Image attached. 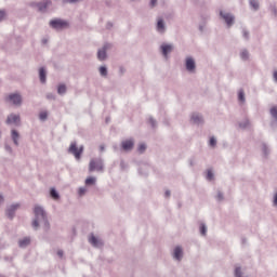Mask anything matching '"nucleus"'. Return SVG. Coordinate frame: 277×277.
I'll list each match as a JSON object with an SVG mask.
<instances>
[{"instance_id": "59", "label": "nucleus", "mask_w": 277, "mask_h": 277, "mask_svg": "<svg viewBox=\"0 0 277 277\" xmlns=\"http://www.w3.org/2000/svg\"><path fill=\"white\" fill-rule=\"evenodd\" d=\"M100 150L103 153V150H105V145H101Z\"/></svg>"}, {"instance_id": "7", "label": "nucleus", "mask_w": 277, "mask_h": 277, "mask_svg": "<svg viewBox=\"0 0 277 277\" xmlns=\"http://www.w3.org/2000/svg\"><path fill=\"white\" fill-rule=\"evenodd\" d=\"M156 31L157 34H160V36H163L166 31H168V26L166 25V19L163 17L159 16L156 18Z\"/></svg>"}, {"instance_id": "30", "label": "nucleus", "mask_w": 277, "mask_h": 277, "mask_svg": "<svg viewBox=\"0 0 277 277\" xmlns=\"http://www.w3.org/2000/svg\"><path fill=\"white\" fill-rule=\"evenodd\" d=\"M84 183L87 186L96 185V177H93V176L87 177Z\"/></svg>"}, {"instance_id": "31", "label": "nucleus", "mask_w": 277, "mask_h": 277, "mask_svg": "<svg viewBox=\"0 0 277 277\" xmlns=\"http://www.w3.org/2000/svg\"><path fill=\"white\" fill-rule=\"evenodd\" d=\"M240 129H248L250 127V120L245 119L239 123Z\"/></svg>"}, {"instance_id": "19", "label": "nucleus", "mask_w": 277, "mask_h": 277, "mask_svg": "<svg viewBox=\"0 0 277 277\" xmlns=\"http://www.w3.org/2000/svg\"><path fill=\"white\" fill-rule=\"evenodd\" d=\"M11 140L15 146H19L21 134L16 130H11Z\"/></svg>"}, {"instance_id": "55", "label": "nucleus", "mask_w": 277, "mask_h": 277, "mask_svg": "<svg viewBox=\"0 0 277 277\" xmlns=\"http://www.w3.org/2000/svg\"><path fill=\"white\" fill-rule=\"evenodd\" d=\"M199 31H205V25H199Z\"/></svg>"}, {"instance_id": "42", "label": "nucleus", "mask_w": 277, "mask_h": 277, "mask_svg": "<svg viewBox=\"0 0 277 277\" xmlns=\"http://www.w3.org/2000/svg\"><path fill=\"white\" fill-rule=\"evenodd\" d=\"M81 1L83 0H64L65 3H70V4L81 3Z\"/></svg>"}, {"instance_id": "18", "label": "nucleus", "mask_w": 277, "mask_h": 277, "mask_svg": "<svg viewBox=\"0 0 277 277\" xmlns=\"http://www.w3.org/2000/svg\"><path fill=\"white\" fill-rule=\"evenodd\" d=\"M51 4V1L47 0L44 2H39L37 10L38 12H41V14H44L47 10H49V5Z\"/></svg>"}, {"instance_id": "16", "label": "nucleus", "mask_w": 277, "mask_h": 277, "mask_svg": "<svg viewBox=\"0 0 277 277\" xmlns=\"http://www.w3.org/2000/svg\"><path fill=\"white\" fill-rule=\"evenodd\" d=\"M173 259L175 261H182L183 260V248L181 246H177L173 250Z\"/></svg>"}, {"instance_id": "5", "label": "nucleus", "mask_w": 277, "mask_h": 277, "mask_svg": "<svg viewBox=\"0 0 277 277\" xmlns=\"http://www.w3.org/2000/svg\"><path fill=\"white\" fill-rule=\"evenodd\" d=\"M69 155H74L75 159L79 161L81 159V155H83V145L77 147V142H72L68 148Z\"/></svg>"}, {"instance_id": "61", "label": "nucleus", "mask_w": 277, "mask_h": 277, "mask_svg": "<svg viewBox=\"0 0 277 277\" xmlns=\"http://www.w3.org/2000/svg\"><path fill=\"white\" fill-rule=\"evenodd\" d=\"M189 166H192V167L195 166L194 160H190V161H189Z\"/></svg>"}, {"instance_id": "17", "label": "nucleus", "mask_w": 277, "mask_h": 277, "mask_svg": "<svg viewBox=\"0 0 277 277\" xmlns=\"http://www.w3.org/2000/svg\"><path fill=\"white\" fill-rule=\"evenodd\" d=\"M261 150L263 159H269V155L272 154V149H269V146L265 143H262Z\"/></svg>"}, {"instance_id": "22", "label": "nucleus", "mask_w": 277, "mask_h": 277, "mask_svg": "<svg viewBox=\"0 0 277 277\" xmlns=\"http://www.w3.org/2000/svg\"><path fill=\"white\" fill-rule=\"evenodd\" d=\"M39 79L41 83H47V69L44 67L39 69Z\"/></svg>"}, {"instance_id": "52", "label": "nucleus", "mask_w": 277, "mask_h": 277, "mask_svg": "<svg viewBox=\"0 0 277 277\" xmlns=\"http://www.w3.org/2000/svg\"><path fill=\"white\" fill-rule=\"evenodd\" d=\"M273 79H274L275 83H277V70L274 71V74H273Z\"/></svg>"}, {"instance_id": "47", "label": "nucleus", "mask_w": 277, "mask_h": 277, "mask_svg": "<svg viewBox=\"0 0 277 277\" xmlns=\"http://www.w3.org/2000/svg\"><path fill=\"white\" fill-rule=\"evenodd\" d=\"M273 206L277 207V190L275 192L274 197H273Z\"/></svg>"}, {"instance_id": "40", "label": "nucleus", "mask_w": 277, "mask_h": 277, "mask_svg": "<svg viewBox=\"0 0 277 277\" xmlns=\"http://www.w3.org/2000/svg\"><path fill=\"white\" fill-rule=\"evenodd\" d=\"M149 124L151 126V129H156L157 120H155V118H153V117H149Z\"/></svg>"}, {"instance_id": "11", "label": "nucleus", "mask_w": 277, "mask_h": 277, "mask_svg": "<svg viewBox=\"0 0 277 277\" xmlns=\"http://www.w3.org/2000/svg\"><path fill=\"white\" fill-rule=\"evenodd\" d=\"M134 147L135 138L133 137H130L121 142V149L124 150V153H131V150H133Z\"/></svg>"}, {"instance_id": "50", "label": "nucleus", "mask_w": 277, "mask_h": 277, "mask_svg": "<svg viewBox=\"0 0 277 277\" xmlns=\"http://www.w3.org/2000/svg\"><path fill=\"white\" fill-rule=\"evenodd\" d=\"M120 75H124L127 72V69L124 67H119Z\"/></svg>"}, {"instance_id": "60", "label": "nucleus", "mask_w": 277, "mask_h": 277, "mask_svg": "<svg viewBox=\"0 0 277 277\" xmlns=\"http://www.w3.org/2000/svg\"><path fill=\"white\" fill-rule=\"evenodd\" d=\"M48 42H49V40L42 39V44H47Z\"/></svg>"}, {"instance_id": "14", "label": "nucleus", "mask_w": 277, "mask_h": 277, "mask_svg": "<svg viewBox=\"0 0 277 277\" xmlns=\"http://www.w3.org/2000/svg\"><path fill=\"white\" fill-rule=\"evenodd\" d=\"M6 124H15V127H18L21 124V116L16 114H10L5 121Z\"/></svg>"}, {"instance_id": "27", "label": "nucleus", "mask_w": 277, "mask_h": 277, "mask_svg": "<svg viewBox=\"0 0 277 277\" xmlns=\"http://www.w3.org/2000/svg\"><path fill=\"white\" fill-rule=\"evenodd\" d=\"M50 196L53 200H60V193H57V189L55 188L50 189Z\"/></svg>"}, {"instance_id": "57", "label": "nucleus", "mask_w": 277, "mask_h": 277, "mask_svg": "<svg viewBox=\"0 0 277 277\" xmlns=\"http://www.w3.org/2000/svg\"><path fill=\"white\" fill-rule=\"evenodd\" d=\"M4 201H5V198H3L2 195H0V205H1V202H4Z\"/></svg>"}, {"instance_id": "44", "label": "nucleus", "mask_w": 277, "mask_h": 277, "mask_svg": "<svg viewBox=\"0 0 277 277\" xmlns=\"http://www.w3.org/2000/svg\"><path fill=\"white\" fill-rule=\"evenodd\" d=\"M5 19V11L4 10H0V23H2V21Z\"/></svg>"}, {"instance_id": "54", "label": "nucleus", "mask_w": 277, "mask_h": 277, "mask_svg": "<svg viewBox=\"0 0 277 277\" xmlns=\"http://www.w3.org/2000/svg\"><path fill=\"white\" fill-rule=\"evenodd\" d=\"M170 196H171L170 190H166V193H164V197H166V198H170Z\"/></svg>"}, {"instance_id": "37", "label": "nucleus", "mask_w": 277, "mask_h": 277, "mask_svg": "<svg viewBox=\"0 0 277 277\" xmlns=\"http://www.w3.org/2000/svg\"><path fill=\"white\" fill-rule=\"evenodd\" d=\"M216 200L217 202H222V200H224V193H222V190H217Z\"/></svg>"}, {"instance_id": "8", "label": "nucleus", "mask_w": 277, "mask_h": 277, "mask_svg": "<svg viewBox=\"0 0 277 277\" xmlns=\"http://www.w3.org/2000/svg\"><path fill=\"white\" fill-rule=\"evenodd\" d=\"M111 47V43H105L101 49L97 50L98 62H105V60H107V51H109Z\"/></svg>"}, {"instance_id": "29", "label": "nucleus", "mask_w": 277, "mask_h": 277, "mask_svg": "<svg viewBox=\"0 0 277 277\" xmlns=\"http://www.w3.org/2000/svg\"><path fill=\"white\" fill-rule=\"evenodd\" d=\"M66 84H60L57 87V94H60L61 96H64V94H66Z\"/></svg>"}, {"instance_id": "24", "label": "nucleus", "mask_w": 277, "mask_h": 277, "mask_svg": "<svg viewBox=\"0 0 277 277\" xmlns=\"http://www.w3.org/2000/svg\"><path fill=\"white\" fill-rule=\"evenodd\" d=\"M240 58L242 60V62H248V60H250V52H248V50H241L240 52Z\"/></svg>"}, {"instance_id": "23", "label": "nucleus", "mask_w": 277, "mask_h": 277, "mask_svg": "<svg viewBox=\"0 0 277 277\" xmlns=\"http://www.w3.org/2000/svg\"><path fill=\"white\" fill-rule=\"evenodd\" d=\"M29 243H31V238H29V237H25V238L18 240L19 248H27V246H29Z\"/></svg>"}, {"instance_id": "51", "label": "nucleus", "mask_w": 277, "mask_h": 277, "mask_svg": "<svg viewBox=\"0 0 277 277\" xmlns=\"http://www.w3.org/2000/svg\"><path fill=\"white\" fill-rule=\"evenodd\" d=\"M57 256H60V259H62V256H64V251L63 250H58L57 251Z\"/></svg>"}, {"instance_id": "33", "label": "nucleus", "mask_w": 277, "mask_h": 277, "mask_svg": "<svg viewBox=\"0 0 277 277\" xmlns=\"http://www.w3.org/2000/svg\"><path fill=\"white\" fill-rule=\"evenodd\" d=\"M137 150L141 155H144L146 153V144L142 143L138 145Z\"/></svg>"}, {"instance_id": "46", "label": "nucleus", "mask_w": 277, "mask_h": 277, "mask_svg": "<svg viewBox=\"0 0 277 277\" xmlns=\"http://www.w3.org/2000/svg\"><path fill=\"white\" fill-rule=\"evenodd\" d=\"M271 12H272V14H274V16H277L276 5H271Z\"/></svg>"}, {"instance_id": "13", "label": "nucleus", "mask_w": 277, "mask_h": 277, "mask_svg": "<svg viewBox=\"0 0 277 277\" xmlns=\"http://www.w3.org/2000/svg\"><path fill=\"white\" fill-rule=\"evenodd\" d=\"M190 122L197 127H200V124H205V118L202 115H200V113H193L190 116Z\"/></svg>"}, {"instance_id": "32", "label": "nucleus", "mask_w": 277, "mask_h": 277, "mask_svg": "<svg viewBox=\"0 0 277 277\" xmlns=\"http://www.w3.org/2000/svg\"><path fill=\"white\" fill-rule=\"evenodd\" d=\"M209 146H211V148H215V146H217V138H215V136L210 137Z\"/></svg>"}, {"instance_id": "15", "label": "nucleus", "mask_w": 277, "mask_h": 277, "mask_svg": "<svg viewBox=\"0 0 277 277\" xmlns=\"http://www.w3.org/2000/svg\"><path fill=\"white\" fill-rule=\"evenodd\" d=\"M89 242L91 243V246H93V248H103V240L98 239L94 235H91V237L89 238Z\"/></svg>"}, {"instance_id": "35", "label": "nucleus", "mask_w": 277, "mask_h": 277, "mask_svg": "<svg viewBox=\"0 0 277 277\" xmlns=\"http://www.w3.org/2000/svg\"><path fill=\"white\" fill-rule=\"evenodd\" d=\"M242 38H245V40H250V31L246 28L242 29Z\"/></svg>"}, {"instance_id": "58", "label": "nucleus", "mask_w": 277, "mask_h": 277, "mask_svg": "<svg viewBox=\"0 0 277 277\" xmlns=\"http://www.w3.org/2000/svg\"><path fill=\"white\" fill-rule=\"evenodd\" d=\"M129 1H130V3H137V2H140L142 0H129Z\"/></svg>"}, {"instance_id": "12", "label": "nucleus", "mask_w": 277, "mask_h": 277, "mask_svg": "<svg viewBox=\"0 0 277 277\" xmlns=\"http://www.w3.org/2000/svg\"><path fill=\"white\" fill-rule=\"evenodd\" d=\"M159 51H160L161 55H163L164 57H168V55H170V53H172V51H174V44H172V43H162L159 47Z\"/></svg>"}, {"instance_id": "6", "label": "nucleus", "mask_w": 277, "mask_h": 277, "mask_svg": "<svg viewBox=\"0 0 277 277\" xmlns=\"http://www.w3.org/2000/svg\"><path fill=\"white\" fill-rule=\"evenodd\" d=\"M49 25L52 29H55L56 31H62V29H66V27H68V22L62 18H55L50 21Z\"/></svg>"}, {"instance_id": "45", "label": "nucleus", "mask_w": 277, "mask_h": 277, "mask_svg": "<svg viewBox=\"0 0 277 277\" xmlns=\"http://www.w3.org/2000/svg\"><path fill=\"white\" fill-rule=\"evenodd\" d=\"M47 98H48V101H55V94H53V93H48V94H47Z\"/></svg>"}, {"instance_id": "36", "label": "nucleus", "mask_w": 277, "mask_h": 277, "mask_svg": "<svg viewBox=\"0 0 277 277\" xmlns=\"http://www.w3.org/2000/svg\"><path fill=\"white\" fill-rule=\"evenodd\" d=\"M47 118H49V114H47V111H42L39 114V119L44 122V120H47Z\"/></svg>"}, {"instance_id": "3", "label": "nucleus", "mask_w": 277, "mask_h": 277, "mask_svg": "<svg viewBox=\"0 0 277 277\" xmlns=\"http://www.w3.org/2000/svg\"><path fill=\"white\" fill-rule=\"evenodd\" d=\"M105 170V162L103 158H93L89 162V172H103Z\"/></svg>"}, {"instance_id": "38", "label": "nucleus", "mask_w": 277, "mask_h": 277, "mask_svg": "<svg viewBox=\"0 0 277 277\" xmlns=\"http://www.w3.org/2000/svg\"><path fill=\"white\" fill-rule=\"evenodd\" d=\"M271 116L274 118V120H277V107L276 106L271 108Z\"/></svg>"}, {"instance_id": "56", "label": "nucleus", "mask_w": 277, "mask_h": 277, "mask_svg": "<svg viewBox=\"0 0 277 277\" xmlns=\"http://www.w3.org/2000/svg\"><path fill=\"white\" fill-rule=\"evenodd\" d=\"M277 126V119L272 121V127H276Z\"/></svg>"}, {"instance_id": "9", "label": "nucleus", "mask_w": 277, "mask_h": 277, "mask_svg": "<svg viewBox=\"0 0 277 277\" xmlns=\"http://www.w3.org/2000/svg\"><path fill=\"white\" fill-rule=\"evenodd\" d=\"M21 209V203H12L5 208V215L9 220H14L16 210Z\"/></svg>"}, {"instance_id": "43", "label": "nucleus", "mask_w": 277, "mask_h": 277, "mask_svg": "<svg viewBox=\"0 0 277 277\" xmlns=\"http://www.w3.org/2000/svg\"><path fill=\"white\" fill-rule=\"evenodd\" d=\"M149 8H150V10H153V8H157V0H150Z\"/></svg>"}, {"instance_id": "28", "label": "nucleus", "mask_w": 277, "mask_h": 277, "mask_svg": "<svg viewBox=\"0 0 277 277\" xmlns=\"http://www.w3.org/2000/svg\"><path fill=\"white\" fill-rule=\"evenodd\" d=\"M199 232L202 237H207V224L200 223Z\"/></svg>"}, {"instance_id": "26", "label": "nucleus", "mask_w": 277, "mask_h": 277, "mask_svg": "<svg viewBox=\"0 0 277 277\" xmlns=\"http://www.w3.org/2000/svg\"><path fill=\"white\" fill-rule=\"evenodd\" d=\"M238 101L243 105L246 103V92H243V89H240L238 91Z\"/></svg>"}, {"instance_id": "62", "label": "nucleus", "mask_w": 277, "mask_h": 277, "mask_svg": "<svg viewBox=\"0 0 277 277\" xmlns=\"http://www.w3.org/2000/svg\"><path fill=\"white\" fill-rule=\"evenodd\" d=\"M106 122H109V118H106Z\"/></svg>"}, {"instance_id": "53", "label": "nucleus", "mask_w": 277, "mask_h": 277, "mask_svg": "<svg viewBox=\"0 0 277 277\" xmlns=\"http://www.w3.org/2000/svg\"><path fill=\"white\" fill-rule=\"evenodd\" d=\"M126 167H127V164L124 163V160H121V162H120V168H121L122 170H124Z\"/></svg>"}, {"instance_id": "20", "label": "nucleus", "mask_w": 277, "mask_h": 277, "mask_svg": "<svg viewBox=\"0 0 277 277\" xmlns=\"http://www.w3.org/2000/svg\"><path fill=\"white\" fill-rule=\"evenodd\" d=\"M234 277H248L246 271L241 268V266H236L234 269Z\"/></svg>"}, {"instance_id": "4", "label": "nucleus", "mask_w": 277, "mask_h": 277, "mask_svg": "<svg viewBox=\"0 0 277 277\" xmlns=\"http://www.w3.org/2000/svg\"><path fill=\"white\" fill-rule=\"evenodd\" d=\"M220 17L224 21L227 28L230 29L235 25V15L230 12L220 11Z\"/></svg>"}, {"instance_id": "41", "label": "nucleus", "mask_w": 277, "mask_h": 277, "mask_svg": "<svg viewBox=\"0 0 277 277\" xmlns=\"http://www.w3.org/2000/svg\"><path fill=\"white\" fill-rule=\"evenodd\" d=\"M4 149L9 153V155H12L14 153L12 146H10V144L8 143L4 144Z\"/></svg>"}, {"instance_id": "21", "label": "nucleus", "mask_w": 277, "mask_h": 277, "mask_svg": "<svg viewBox=\"0 0 277 277\" xmlns=\"http://www.w3.org/2000/svg\"><path fill=\"white\" fill-rule=\"evenodd\" d=\"M249 5L253 12H259L261 4L259 3V0H249Z\"/></svg>"}, {"instance_id": "1", "label": "nucleus", "mask_w": 277, "mask_h": 277, "mask_svg": "<svg viewBox=\"0 0 277 277\" xmlns=\"http://www.w3.org/2000/svg\"><path fill=\"white\" fill-rule=\"evenodd\" d=\"M35 219L32 220L31 226L34 230H40V226L43 228L45 233L51 230V223L49 222V216L47 215V211L41 206H35L34 208Z\"/></svg>"}, {"instance_id": "10", "label": "nucleus", "mask_w": 277, "mask_h": 277, "mask_svg": "<svg viewBox=\"0 0 277 277\" xmlns=\"http://www.w3.org/2000/svg\"><path fill=\"white\" fill-rule=\"evenodd\" d=\"M185 68L190 75L196 74V60L193 56L185 58Z\"/></svg>"}, {"instance_id": "2", "label": "nucleus", "mask_w": 277, "mask_h": 277, "mask_svg": "<svg viewBox=\"0 0 277 277\" xmlns=\"http://www.w3.org/2000/svg\"><path fill=\"white\" fill-rule=\"evenodd\" d=\"M4 101L9 105H13V107H21L23 105V95L18 92L11 93L4 97Z\"/></svg>"}, {"instance_id": "39", "label": "nucleus", "mask_w": 277, "mask_h": 277, "mask_svg": "<svg viewBox=\"0 0 277 277\" xmlns=\"http://www.w3.org/2000/svg\"><path fill=\"white\" fill-rule=\"evenodd\" d=\"M206 179H207V181H213V179H214L213 171L208 170Z\"/></svg>"}, {"instance_id": "49", "label": "nucleus", "mask_w": 277, "mask_h": 277, "mask_svg": "<svg viewBox=\"0 0 277 277\" xmlns=\"http://www.w3.org/2000/svg\"><path fill=\"white\" fill-rule=\"evenodd\" d=\"M106 29H108V30L114 29V23L107 22Z\"/></svg>"}, {"instance_id": "34", "label": "nucleus", "mask_w": 277, "mask_h": 277, "mask_svg": "<svg viewBox=\"0 0 277 277\" xmlns=\"http://www.w3.org/2000/svg\"><path fill=\"white\" fill-rule=\"evenodd\" d=\"M87 192H88V188H85V187H80V188L78 189V196H79L80 198H83V195L87 194Z\"/></svg>"}, {"instance_id": "25", "label": "nucleus", "mask_w": 277, "mask_h": 277, "mask_svg": "<svg viewBox=\"0 0 277 277\" xmlns=\"http://www.w3.org/2000/svg\"><path fill=\"white\" fill-rule=\"evenodd\" d=\"M98 72H100V75H101V77H104V78H107V75H109V71H108V69H107V66H101L100 68H98Z\"/></svg>"}, {"instance_id": "48", "label": "nucleus", "mask_w": 277, "mask_h": 277, "mask_svg": "<svg viewBox=\"0 0 277 277\" xmlns=\"http://www.w3.org/2000/svg\"><path fill=\"white\" fill-rule=\"evenodd\" d=\"M39 4H40V2H36V1L29 2L30 8H37L38 9Z\"/></svg>"}]
</instances>
